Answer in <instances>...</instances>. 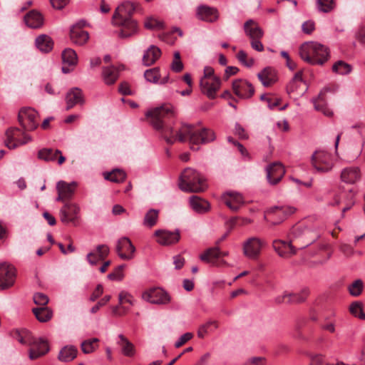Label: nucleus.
<instances>
[{"label": "nucleus", "mask_w": 365, "mask_h": 365, "mask_svg": "<svg viewBox=\"0 0 365 365\" xmlns=\"http://www.w3.org/2000/svg\"><path fill=\"white\" fill-rule=\"evenodd\" d=\"M245 34L250 38H261L264 32L257 23L252 19L247 21L244 24Z\"/></svg>", "instance_id": "obj_31"}, {"label": "nucleus", "mask_w": 365, "mask_h": 365, "mask_svg": "<svg viewBox=\"0 0 365 365\" xmlns=\"http://www.w3.org/2000/svg\"><path fill=\"white\" fill-rule=\"evenodd\" d=\"M265 242L258 237H250L243 243V253L250 259H256L259 255Z\"/></svg>", "instance_id": "obj_10"}, {"label": "nucleus", "mask_w": 365, "mask_h": 365, "mask_svg": "<svg viewBox=\"0 0 365 365\" xmlns=\"http://www.w3.org/2000/svg\"><path fill=\"white\" fill-rule=\"evenodd\" d=\"M21 130L18 128H10L6 130L5 145L9 149H15L19 146L20 140H19V136Z\"/></svg>", "instance_id": "obj_34"}, {"label": "nucleus", "mask_w": 365, "mask_h": 365, "mask_svg": "<svg viewBox=\"0 0 365 365\" xmlns=\"http://www.w3.org/2000/svg\"><path fill=\"white\" fill-rule=\"evenodd\" d=\"M159 211L155 209H150L145 214L143 225L148 227H153L158 220Z\"/></svg>", "instance_id": "obj_45"}, {"label": "nucleus", "mask_w": 365, "mask_h": 365, "mask_svg": "<svg viewBox=\"0 0 365 365\" xmlns=\"http://www.w3.org/2000/svg\"><path fill=\"white\" fill-rule=\"evenodd\" d=\"M170 68L173 71L179 73L183 69V63L180 59V53L175 51L173 55V60L171 63Z\"/></svg>", "instance_id": "obj_51"}, {"label": "nucleus", "mask_w": 365, "mask_h": 365, "mask_svg": "<svg viewBox=\"0 0 365 365\" xmlns=\"http://www.w3.org/2000/svg\"><path fill=\"white\" fill-rule=\"evenodd\" d=\"M341 179L348 184H354L361 179V172L358 167L344 168L341 173Z\"/></svg>", "instance_id": "obj_28"}, {"label": "nucleus", "mask_w": 365, "mask_h": 365, "mask_svg": "<svg viewBox=\"0 0 365 365\" xmlns=\"http://www.w3.org/2000/svg\"><path fill=\"white\" fill-rule=\"evenodd\" d=\"M124 265H119L115 270L108 275V278L110 280L121 281L123 278V270Z\"/></svg>", "instance_id": "obj_58"}, {"label": "nucleus", "mask_w": 365, "mask_h": 365, "mask_svg": "<svg viewBox=\"0 0 365 365\" xmlns=\"http://www.w3.org/2000/svg\"><path fill=\"white\" fill-rule=\"evenodd\" d=\"M285 173L284 168L280 163H274L267 168V178L269 183L275 185L282 178Z\"/></svg>", "instance_id": "obj_23"}, {"label": "nucleus", "mask_w": 365, "mask_h": 365, "mask_svg": "<svg viewBox=\"0 0 365 365\" xmlns=\"http://www.w3.org/2000/svg\"><path fill=\"white\" fill-rule=\"evenodd\" d=\"M116 252L124 260H130L134 257L135 247L128 237H122L118 241Z\"/></svg>", "instance_id": "obj_18"}, {"label": "nucleus", "mask_w": 365, "mask_h": 365, "mask_svg": "<svg viewBox=\"0 0 365 365\" xmlns=\"http://www.w3.org/2000/svg\"><path fill=\"white\" fill-rule=\"evenodd\" d=\"M109 251V248L107 245H98L94 251L87 255V260L90 264L96 265L98 262L103 260L108 255Z\"/></svg>", "instance_id": "obj_26"}, {"label": "nucleus", "mask_w": 365, "mask_h": 365, "mask_svg": "<svg viewBox=\"0 0 365 365\" xmlns=\"http://www.w3.org/2000/svg\"><path fill=\"white\" fill-rule=\"evenodd\" d=\"M228 252H221L217 246L207 249L200 256V259L207 263H210L215 266H221L226 262L223 259H220L222 257L227 256Z\"/></svg>", "instance_id": "obj_13"}, {"label": "nucleus", "mask_w": 365, "mask_h": 365, "mask_svg": "<svg viewBox=\"0 0 365 365\" xmlns=\"http://www.w3.org/2000/svg\"><path fill=\"white\" fill-rule=\"evenodd\" d=\"M257 77L264 86L268 87L277 81V73L274 68L271 67L264 68L261 72L258 73Z\"/></svg>", "instance_id": "obj_33"}, {"label": "nucleus", "mask_w": 365, "mask_h": 365, "mask_svg": "<svg viewBox=\"0 0 365 365\" xmlns=\"http://www.w3.org/2000/svg\"><path fill=\"white\" fill-rule=\"evenodd\" d=\"M34 302L41 307H46V305L48 302V297L47 295H46L43 293L41 292H37L34 294L33 297Z\"/></svg>", "instance_id": "obj_57"}, {"label": "nucleus", "mask_w": 365, "mask_h": 365, "mask_svg": "<svg viewBox=\"0 0 365 365\" xmlns=\"http://www.w3.org/2000/svg\"><path fill=\"white\" fill-rule=\"evenodd\" d=\"M62 58L64 63L68 65H76L78 57L76 51L72 48H66L62 52Z\"/></svg>", "instance_id": "obj_46"}, {"label": "nucleus", "mask_w": 365, "mask_h": 365, "mask_svg": "<svg viewBox=\"0 0 365 365\" xmlns=\"http://www.w3.org/2000/svg\"><path fill=\"white\" fill-rule=\"evenodd\" d=\"M31 346L33 347L29 350V358L32 360L45 355L49 351L47 342L42 339L34 338V342Z\"/></svg>", "instance_id": "obj_25"}, {"label": "nucleus", "mask_w": 365, "mask_h": 365, "mask_svg": "<svg viewBox=\"0 0 365 365\" xmlns=\"http://www.w3.org/2000/svg\"><path fill=\"white\" fill-rule=\"evenodd\" d=\"M328 91L327 88L322 90L317 99L314 101V108L317 110L322 112L325 115L330 116L332 112L327 107L325 103L324 93Z\"/></svg>", "instance_id": "obj_40"}, {"label": "nucleus", "mask_w": 365, "mask_h": 365, "mask_svg": "<svg viewBox=\"0 0 365 365\" xmlns=\"http://www.w3.org/2000/svg\"><path fill=\"white\" fill-rule=\"evenodd\" d=\"M37 157L39 160L46 161V162H54L58 158V165H62L66 158L63 156L61 151L60 150H53L52 148H42L38 150Z\"/></svg>", "instance_id": "obj_22"}, {"label": "nucleus", "mask_w": 365, "mask_h": 365, "mask_svg": "<svg viewBox=\"0 0 365 365\" xmlns=\"http://www.w3.org/2000/svg\"><path fill=\"white\" fill-rule=\"evenodd\" d=\"M309 294L307 288L302 289L298 293L289 292L287 304H298L304 302Z\"/></svg>", "instance_id": "obj_44"}, {"label": "nucleus", "mask_w": 365, "mask_h": 365, "mask_svg": "<svg viewBox=\"0 0 365 365\" xmlns=\"http://www.w3.org/2000/svg\"><path fill=\"white\" fill-rule=\"evenodd\" d=\"M15 269L4 262L0 263V290H4L12 287L15 282Z\"/></svg>", "instance_id": "obj_11"}, {"label": "nucleus", "mask_w": 365, "mask_h": 365, "mask_svg": "<svg viewBox=\"0 0 365 365\" xmlns=\"http://www.w3.org/2000/svg\"><path fill=\"white\" fill-rule=\"evenodd\" d=\"M66 110L71 109L76 104H83L82 91L78 88H71L66 96Z\"/></svg>", "instance_id": "obj_27"}, {"label": "nucleus", "mask_w": 365, "mask_h": 365, "mask_svg": "<svg viewBox=\"0 0 365 365\" xmlns=\"http://www.w3.org/2000/svg\"><path fill=\"white\" fill-rule=\"evenodd\" d=\"M59 216L63 223H71L76 226L80 216V207L76 203L66 202L59 211Z\"/></svg>", "instance_id": "obj_9"}, {"label": "nucleus", "mask_w": 365, "mask_h": 365, "mask_svg": "<svg viewBox=\"0 0 365 365\" xmlns=\"http://www.w3.org/2000/svg\"><path fill=\"white\" fill-rule=\"evenodd\" d=\"M315 29L314 22L313 21L309 20L303 23L302 26V29L304 33L307 34H310Z\"/></svg>", "instance_id": "obj_62"}, {"label": "nucleus", "mask_w": 365, "mask_h": 365, "mask_svg": "<svg viewBox=\"0 0 365 365\" xmlns=\"http://www.w3.org/2000/svg\"><path fill=\"white\" fill-rule=\"evenodd\" d=\"M272 246L278 255L282 257H289L295 255L297 250L296 245H293V242H291L290 240L289 242L280 240H274Z\"/></svg>", "instance_id": "obj_20"}, {"label": "nucleus", "mask_w": 365, "mask_h": 365, "mask_svg": "<svg viewBox=\"0 0 365 365\" xmlns=\"http://www.w3.org/2000/svg\"><path fill=\"white\" fill-rule=\"evenodd\" d=\"M102 76L103 81L106 85H113L119 76V70L113 66L103 67Z\"/></svg>", "instance_id": "obj_36"}, {"label": "nucleus", "mask_w": 365, "mask_h": 365, "mask_svg": "<svg viewBox=\"0 0 365 365\" xmlns=\"http://www.w3.org/2000/svg\"><path fill=\"white\" fill-rule=\"evenodd\" d=\"M295 212V208L289 206L273 207L268 210L264 215V218L273 225H279L289 215Z\"/></svg>", "instance_id": "obj_6"}, {"label": "nucleus", "mask_w": 365, "mask_h": 365, "mask_svg": "<svg viewBox=\"0 0 365 365\" xmlns=\"http://www.w3.org/2000/svg\"><path fill=\"white\" fill-rule=\"evenodd\" d=\"M98 338H93L91 339L83 341L81 344V349L84 354H90L93 352L98 347Z\"/></svg>", "instance_id": "obj_47"}, {"label": "nucleus", "mask_w": 365, "mask_h": 365, "mask_svg": "<svg viewBox=\"0 0 365 365\" xmlns=\"http://www.w3.org/2000/svg\"><path fill=\"white\" fill-rule=\"evenodd\" d=\"M143 299L152 304H167L170 298L168 294L161 288H153L143 293Z\"/></svg>", "instance_id": "obj_14"}, {"label": "nucleus", "mask_w": 365, "mask_h": 365, "mask_svg": "<svg viewBox=\"0 0 365 365\" xmlns=\"http://www.w3.org/2000/svg\"><path fill=\"white\" fill-rule=\"evenodd\" d=\"M235 133L241 139L248 138L247 134L245 133V129L239 124L236 123L235 127Z\"/></svg>", "instance_id": "obj_64"}, {"label": "nucleus", "mask_w": 365, "mask_h": 365, "mask_svg": "<svg viewBox=\"0 0 365 365\" xmlns=\"http://www.w3.org/2000/svg\"><path fill=\"white\" fill-rule=\"evenodd\" d=\"M36 319L41 322L49 321L53 316L52 311L47 307H36L32 309Z\"/></svg>", "instance_id": "obj_42"}, {"label": "nucleus", "mask_w": 365, "mask_h": 365, "mask_svg": "<svg viewBox=\"0 0 365 365\" xmlns=\"http://www.w3.org/2000/svg\"><path fill=\"white\" fill-rule=\"evenodd\" d=\"M77 353L78 349L74 346H65L59 351L58 359L63 362H69L77 356Z\"/></svg>", "instance_id": "obj_39"}, {"label": "nucleus", "mask_w": 365, "mask_h": 365, "mask_svg": "<svg viewBox=\"0 0 365 365\" xmlns=\"http://www.w3.org/2000/svg\"><path fill=\"white\" fill-rule=\"evenodd\" d=\"M332 70L336 73L346 75L351 72V66L343 61H339L333 65Z\"/></svg>", "instance_id": "obj_48"}, {"label": "nucleus", "mask_w": 365, "mask_h": 365, "mask_svg": "<svg viewBox=\"0 0 365 365\" xmlns=\"http://www.w3.org/2000/svg\"><path fill=\"white\" fill-rule=\"evenodd\" d=\"M237 60L245 66L250 68L254 65V59L249 58L247 53L243 50H240L237 54Z\"/></svg>", "instance_id": "obj_52"}, {"label": "nucleus", "mask_w": 365, "mask_h": 365, "mask_svg": "<svg viewBox=\"0 0 365 365\" xmlns=\"http://www.w3.org/2000/svg\"><path fill=\"white\" fill-rule=\"evenodd\" d=\"M200 84L202 93L209 98L214 99L220 87L221 80L217 76H213L210 79L201 78Z\"/></svg>", "instance_id": "obj_15"}, {"label": "nucleus", "mask_w": 365, "mask_h": 365, "mask_svg": "<svg viewBox=\"0 0 365 365\" xmlns=\"http://www.w3.org/2000/svg\"><path fill=\"white\" fill-rule=\"evenodd\" d=\"M144 77L147 81L153 83H158L160 73L159 68L148 69L145 71Z\"/></svg>", "instance_id": "obj_49"}, {"label": "nucleus", "mask_w": 365, "mask_h": 365, "mask_svg": "<svg viewBox=\"0 0 365 365\" xmlns=\"http://www.w3.org/2000/svg\"><path fill=\"white\" fill-rule=\"evenodd\" d=\"M161 56V50L156 46L151 45L145 51L143 56V64L150 66L154 64Z\"/></svg>", "instance_id": "obj_29"}, {"label": "nucleus", "mask_w": 365, "mask_h": 365, "mask_svg": "<svg viewBox=\"0 0 365 365\" xmlns=\"http://www.w3.org/2000/svg\"><path fill=\"white\" fill-rule=\"evenodd\" d=\"M280 54L286 59L287 66L292 71L294 70L296 68V63L292 61L288 53L285 51H282Z\"/></svg>", "instance_id": "obj_63"}, {"label": "nucleus", "mask_w": 365, "mask_h": 365, "mask_svg": "<svg viewBox=\"0 0 365 365\" xmlns=\"http://www.w3.org/2000/svg\"><path fill=\"white\" fill-rule=\"evenodd\" d=\"M145 27L148 29H163L164 24L163 21L153 18H148L145 21Z\"/></svg>", "instance_id": "obj_55"}, {"label": "nucleus", "mask_w": 365, "mask_h": 365, "mask_svg": "<svg viewBox=\"0 0 365 365\" xmlns=\"http://www.w3.org/2000/svg\"><path fill=\"white\" fill-rule=\"evenodd\" d=\"M118 344L121 347L123 354L127 356H133L135 354L134 345L123 334L118 336Z\"/></svg>", "instance_id": "obj_41"}, {"label": "nucleus", "mask_w": 365, "mask_h": 365, "mask_svg": "<svg viewBox=\"0 0 365 365\" xmlns=\"http://www.w3.org/2000/svg\"><path fill=\"white\" fill-rule=\"evenodd\" d=\"M135 10V4L130 1H125L115 9L112 23L114 26L121 27L120 37L128 38L137 33V22L131 18Z\"/></svg>", "instance_id": "obj_2"}, {"label": "nucleus", "mask_w": 365, "mask_h": 365, "mask_svg": "<svg viewBox=\"0 0 365 365\" xmlns=\"http://www.w3.org/2000/svg\"><path fill=\"white\" fill-rule=\"evenodd\" d=\"M24 21L29 27L38 29L43 24V17L39 11L34 9L26 14Z\"/></svg>", "instance_id": "obj_30"}, {"label": "nucleus", "mask_w": 365, "mask_h": 365, "mask_svg": "<svg viewBox=\"0 0 365 365\" xmlns=\"http://www.w3.org/2000/svg\"><path fill=\"white\" fill-rule=\"evenodd\" d=\"M197 16L202 21L213 22L218 19V12L215 8L201 6L197 9Z\"/></svg>", "instance_id": "obj_32"}, {"label": "nucleus", "mask_w": 365, "mask_h": 365, "mask_svg": "<svg viewBox=\"0 0 365 365\" xmlns=\"http://www.w3.org/2000/svg\"><path fill=\"white\" fill-rule=\"evenodd\" d=\"M85 26L84 21H80L73 25L70 30L71 41L76 45H84L89 38V34L86 31L83 29Z\"/></svg>", "instance_id": "obj_16"}, {"label": "nucleus", "mask_w": 365, "mask_h": 365, "mask_svg": "<svg viewBox=\"0 0 365 365\" xmlns=\"http://www.w3.org/2000/svg\"><path fill=\"white\" fill-rule=\"evenodd\" d=\"M111 299V296L110 295H106L103 298H102L95 306H93L91 309V312L92 314H95L96 313L99 309L106 305L107 304V302H108Z\"/></svg>", "instance_id": "obj_60"}, {"label": "nucleus", "mask_w": 365, "mask_h": 365, "mask_svg": "<svg viewBox=\"0 0 365 365\" xmlns=\"http://www.w3.org/2000/svg\"><path fill=\"white\" fill-rule=\"evenodd\" d=\"M222 199L225 205L232 211H237L244 204L242 196L235 192H227L222 196Z\"/></svg>", "instance_id": "obj_24"}, {"label": "nucleus", "mask_w": 365, "mask_h": 365, "mask_svg": "<svg viewBox=\"0 0 365 365\" xmlns=\"http://www.w3.org/2000/svg\"><path fill=\"white\" fill-rule=\"evenodd\" d=\"M232 87L235 94L242 99L250 98L255 93L252 84L245 79L239 78L235 80L232 82Z\"/></svg>", "instance_id": "obj_12"}, {"label": "nucleus", "mask_w": 365, "mask_h": 365, "mask_svg": "<svg viewBox=\"0 0 365 365\" xmlns=\"http://www.w3.org/2000/svg\"><path fill=\"white\" fill-rule=\"evenodd\" d=\"M11 336L14 339L24 345H31L34 342V337L31 332L25 329H15L12 331Z\"/></svg>", "instance_id": "obj_35"}, {"label": "nucleus", "mask_w": 365, "mask_h": 365, "mask_svg": "<svg viewBox=\"0 0 365 365\" xmlns=\"http://www.w3.org/2000/svg\"><path fill=\"white\" fill-rule=\"evenodd\" d=\"M36 47L42 52L48 53L53 48V42L51 38L46 34L38 36L35 41Z\"/></svg>", "instance_id": "obj_37"}, {"label": "nucleus", "mask_w": 365, "mask_h": 365, "mask_svg": "<svg viewBox=\"0 0 365 365\" xmlns=\"http://www.w3.org/2000/svg\"><path fill=\"white\" fill-rule=\"evenodd\" d=\"M317 9L323 13L331 12L336 6L334 0H317Z\"/></svg>", "instance_id": "obj_50"}, {"label": "nucleus", "mask_w": 365, "mask_h": 365, "mask_svg": "<svg viewBox=\"0 0 365 365\" xmlns=\"http://www.w3.org/2000/svg\"><path fill=\"white\" fill-rule=\"evenodd\" d=\"M319 232L314 226H307L303 223L293 226L288 235L291 242L295 244L297 249H303L319 237Z\"/></svg>", "instance_id": "obj_5"}, {"label": "nucleus", "mask_w": 365, "mask_h": 365, "mask_svg": "<svg viewBox=\"0 0 365 365\" xmlns=\"http://www.w3.org/2000/svg\"><path fill=\"white\" fill-rule=\"evenodd\" d=\"M38 114L34 109L23 108L19 112L18 119L24 130L31 131L38 125Z\"/></svg>", "instance_id": "obj_7"}, {"label": "nucleus", "mask_w": 365, "mask_h": 365, "mask_svg": "<svg viewBox=\"0 0 365 365\" xmlns=\"http://www.w3.org/2000/svg\"><path fill=\"white\" fill-rule=\"evenodd\" d=\"M211 326H214L215 329L217 327V323L215 321H210L201 325L197 331L198 337L204 338Z\"/></svg>", "instance_id": "obj_56"}, {"label": "nucleus", "mask_w": 365, "mask_h": 365, "mask_svg": "<svg viewBox=\"0 0 365 365\" xmlns=\"http://www.w3.org/2000/svg\"><path fill=\"white\" fill-rule=\"evenodd\" d=\"M312 164L319 173H327L334 165L331 155L324 150L316 151L312 155Z\"/></svg>", "instance_id": "obj_8"}, {"label": "nucleus", "mask_w": 365, "mask_h": 365, "mask_svg": "<svg viewBox=\"0 0 365 365\" xmlns=\"http://www.w3.org/2000/svg\"><path fill=\"white\" fill-rule=\"evenodd\" d=\"M190 205L192 210L198 213L206 212L210 209V204L207 201L195 195L190 198Z\"/></svg>", "instance_id": "obj_38"}, {"label": "nucleus", "mask_w": 365, "mask_h": 365, "mask_svg": "<svg viewBox=\"0 0 365 365\" xmlns=\"http://www.w3.org/2000/svg\"><path fill=\"white\" fill-rule=\"evenodd\" d=\"M175 115L172 106H163L146 113V116L150 118V123L153 128L162 130L164 138L168 144H173L177 140L181 143L188 142L190 149L198 150L200 144H207L215 140L213 130L207 128L197 130L193 125L183 123L174 132L172 127H165V121Z\"/></svg>", "instance_id": "obj_1"}, {"label": "nucleus", "mask_w": 365, "mask_h": 365, "mask_svg": "<svg viewBox=\"0 0 365 365\" xmlns=\"http://www.w3.org/2000/svg\"><path fill=\"white\" fill-rule=\"evenodd\" d=\"M350 312L356 317L365 319V314L363 312L362 304L359 302L352 303L349 308Z\"/></svg>", "instance_id": "obj_53"}, {"label": "nucleus", "mask_w": 365, "mask_h": 365, "mask_svg": "<svg viewBox=\"0 0 365 365\" xmlns=\"http://www.w3.org/2000/svg\"><path fill=\"white\" fill-rule=\"evenodd\" d=\"M192 334L190 332H187L184 334H182L179 339L175 342V346L176 348H179L182 346L184 344H185L187 341L190 340L192 338Z\"/></svg>", "instance_id": "obj_61"}, {"label": "nucleus", "mask_w": 365, "mask_h": 365, "mask_svg": "<svg viewBox=\"0 0 365 365\" xmlns=\"http://www.w3.org/2000/svg\"><path fill=\"white\" fill-rule=\"evenodd\" d=\"M155 236L158 237L157 242L164 246L170 245L178 242L180 240V232L178 230L175 232H170L163 230H158L155 232Z\"/></svg>", "instance_id": "obj_21"}, {"label": "nucleus", "mask_w": 365, "mask_h": 365, "mask_svg": "<svg viewBox=\"0 0 365 365\" xmlns=\"http://www.w3.org/2000/svg\"><path fill=\"white\" fill-rule=\"evenodd\" d=\"M307 90V86L302 79V71H298L287 86V93L296 96H302Z\"/></svg>", "instance_id": "obj_17"}, {"label": "nucleus", "mask_w": 365, "mask_h": 365, "mask_svg": "<svg viewBox=\"0 0 365 365\" xmlns=\"http://www.w3.org/2000/svg\"><path fill=\"white\" fill-rule=\"evenodd\" d=\"M76 187V183L75 182L71 183H67L63 180L58 182L56 185V190L58 192L56 201L64 202L70 200L74 194Z\"/></svg>", "instance_id": "obj_19"}, {"label": "nucleus", "mask_w": 365, "mask_h": 365, "mask_svg": "<svg viewBox=\"0 0 365 365\" xmlns=\"http://www.w3.org/2000/svg\"><path fill=\"white\" fill-rule=\"evenodd\" d=\"M125 173L123 170L119 169H115L110 173H104V178L113 182H122L125 180Z\"/></svg>", "instance_id": "obj_43"}, {"label": "nucleus", "mask_w": 365, "mask_h": 365, "mask_svg": "<svg viewBox=\"0 0 365 365\" xmlns=\"http://www.w3.org/2000/svg\"><path fill=\"white\" fill-rule=\"evenodd\" d=\"M179 187L187 192H200L207 187L204 177L195 169L185 168L179 178Z\"/></svg>", "instance_id": "obj_4"}, {"label": "nucleus", "mask_w": 365, "mask_h": 365, "mask_svg": "<svg viewBox=\"0 0 365 365\" xmlns=\"http://www.w3.org/2000/svg\"><path fill=\"white\" fill-rule=\"evenodd\" d=\"M299 56L312 65H323L329 58V51L319 43L305 42L299 48Z\"/></svg>", "instance_id": "obj_3"}, {"label": "nucleus", "mask_w": 365, "mask_h": 365, "mask_svg": "<svg viewBox=\"0 0 365 365\" xmlns=\"http://www.w3.org/2000/svg\"><path fill=\"white\" fill-rule=\"evenodd\" d=\"M363 289V282L361 279L355 280L352 284L349 286V291L351 295L357 297L359 296Z\"/></svg>", "instance_id": "obj_54"}, {"label": "nucleus", "mask_w": 365, "mask_h": 365, "mask_svg": "<svg viewBox=\"0 0 365 365\" xmlns=\"http://www.w3.org/2000/svg\"><path fill=\"white\" fill-rule=\"evenodd\" d=\"M118 299L120 304L127 302L130 305H133L134 302L133 297H132V295L125 291H122L120 292L118 295Z\"/></svg>", "instance_id": "obj_59"}]
</instances>
